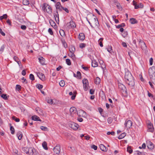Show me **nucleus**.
Instances as JSON below:
<instances>
[{
  "label": "nucleus",
  "mask_w": 155,
  "mask_h": 155,
  "mask_svg": "<svg viewBox=\"0 0 155 155\" xmlns=\"http://www.w3.org/2000/svg\"><path fill=\"white\" fill-rule=\"evenodd\" d=\"M124 78L126 83L131 87L134 88L135 85L134 79L131 74L127 69L125 70Z\"/></svg>",
  "instance_id": "1"
},
{
  "label": "nucleus",
  "mask_w": 155,
  "mask_h": 155,
  "mask_svg": "<svg viewBox=\"0 0 155 155\" xmlns=\"http://www.w3.org/2000/svg\"><path fill=\"white\" fill-rule=\"evenodd\" d=\"M149 75L153 83L155 84V67L152 66L149 70Z\"/></svg>",
  "instance_id": "2"
},
{
  "label": "nucleus",
  "mask_w": 155,
  "mask_h": 155,
  "mask_svg": "<svg viewBox=\"0 0 155 155\" xmlns=\"http://www.w3.org/2000/svg\"><path fill=\"white\" fill-rule=\"evenodd\" d=\"M42 8L44 11H46L49 14H51L52 13V10L51 7L46 3H44L43 4Z\"/></svg>",
  "instance_id": "3"
},
{
  "label": "nucleus",
  "mask_w": 155,
  "mask_h": 155,
  "mask_svg": "<svg viewBox=\"0 0 155 155\" xmlns=\"http://www.w3.org/2000/svg\"><path fill=\"white\" fill-rule=\"evenodd\" d=\"M139 45L145 53L147 52L146 45L143 41L141 39L139 40Z\"/></svg>",
  "instance_id": "4"
},
{
  "label": "nucleus",
  "mask_w": 155,
  "mask_h": 155,
  "mask_svg": "<svg viewBox=\"0 0 155 155\" xmlns=\"http://www.w3.org/2000/svg\"><path fill=\"white\" fill-rule=\"evenodd\" d=\"M61 150V147L59 144H57L53 149L54 153L57 154H59L60 153Z\"/></svg>",
  "instance_id": "5"
},
{
  "label": "nucleus",
  "mask_w": 155,
  "mask_h": 155,
  "mask_svg": "<svg viewBox=\"0 0 155 155\" xmlns=\"http://www.w3.org/2000/svg\"><path fill=\"white\" fill-rule=\"evenodd\" d=\"M69 126L70 127L74 130H77L79 127L78 125L74 122H70Z\"/></svg>",
  "instance_id": "6"
},
{
  "label": "nucleus",
  "mask_w": 155,
  "mask_h": 155,
  "mask_svg": "<svg viewBox=\"0 0 155 155\" xmlns=\"http://www.w3.org/2000/svg\"><path fill=\"white\" fill-rule=\"evenodd\" d=\"M94 15H93L92 17V18L91 19V22L94 24L96 26H98L99 25V22L98 19L96 17L94 18Z\"/></svg>",
  "instance_id": "7"
},
{
  "label": "nucleus",
  "mask_w": 155,
  "mask_h": 155,
  "mask_svg": "<svg viewBox=\"0 0 155 155\" xmlns=\"http://www.w3.org/2000/svg\"><path fill=\"white\" fill-rule=\"evenodd\" d=\"M147 130L148 132H153L154 131V128L153 124L150 122H148L147 123Z\"/></svg>",
  "instance_id": "8"
},
{
  "label": "nucleus",
  "mask_w": 155,
  "mask_h": 155,
  "mask_svg": "<svg viewBox=\"0 0 155 155\" xmlns=\"http://www.w3.org/2000/svg\"><path fill=\"white\" fill-rule=\"evenodd\" d=\"M83 87L85 90L86 91L88 89V82L87 79H84L83 81Z\"/></svg>",
  "instance_id": "9"
},
{
  "label": "nucleus",
  "mask_w": 155,
  "mask_h": 155,
  "mask_svg": "<svg viewBox=\"0 0 155 155\" xmlns=\"http://www.w3.org/2000/svg\"><path fill=\"white\" fill-rule=\"evenodd\" d=\"M132 124V121L130 120H128L126 121L124 125L126 127L128 128H130Z\"/></svg>",
  "instance_id": "10"
},
{
  "label": "nucleus",
  "mask_w": 155,
  "mask_h": 155,
  "mask_svg": "<svg viewBox=\"0 0 155 155\" xmlns=\"http://www.w3.org/2000/svg\"><path fill=\"white\" fill-rule=\"evenodd\" d=\"M37 75L39 78L42 81H44L45 80V76L43 74L40 73H38Z\"/></svg>",
  "instance_id": "11"
},
{
  "label": "nucleus",
  "mask_w": 155,
  "mask_h": 155,
  "mask_svg": "<svg viewBox=\"0 0 155 155\" xmlns=\"http://www.w3.org/2000/svg\"><path fill=\"white\" fill-rule=\"evenodd\" d=\"M54 16L56 21L58 24H59V15L57 11H56L55 13L54 14Z\"/></svg>",
  "instance_id": "12"
},
{
  "label": "nucleus",
  "mask_w": 155,
  "mask_h": 155,
  "mask_svg": "<svg viewBox=\"0 0 155 155\" xmlns=\"http://www.w3.org/2000/svg\"><path fill=\"white\" fill-rule=\"evenodd\" d=\"M55 7L56 9H59V11H62V7L60 2H58L56 3L55 5Z\"/></svg>",
  "instance_id": "13"
},
{
  "label": "nucleus",
  "mask_w": 155,
  "mask_h": 155,
  "mask_svg": "<svg viewBox=\"0 0 155 155\" xmlns=\"http://www.w3.org/2000/svg\"><path fill=\"white\" fill-rule=\"evenodd\" d=\"M136 121V126L137 127H139L141 126V120L139 116L137 117Z\"/></svg>",
  "instance_id": "14"
},
{
  "label": "nucleus",
  "mask_w": 155,
  "mask_h": 155,
  "mask_svg": "<svg viewBox=\"0 0 155 155\" xmlns=\"http://www.w3.org/2000/svg\"><path fill=\"white\" fill-rule=\"evenodd\" d=\"M147 146L148 148L150 150H152L153 149L154 147V146L153 144L150 141H149L148 143Z\"/></svg>",
  "instance_id": "15"
},
{
  "label": "nucleus",
  "mask_w": 155,
  "mask_h": 155,
  "mask_svg": "<svg viewBox=\"0 0 155 155\" xmlns=\"http://www.w3.org/2000/svg\"><path fill=\"white\" fill-rule=\"evenodd\" d=\"M100 147L101 150L103 151L106 152L107 150V149L103 144H100Z\"/></svg>",
  "instance_id": "16"
},
{
  "label": "nucleus",
  "mask_w": 155,
  "mask_h": 155,
  "mask_svg": "<svg viewBox=\"0 0 155 155\" xmlns=\"http://www.w3.org/2000/svg\"><path fill=\"white\" fill-rule=\"evenodd\" d=\"M85 36L84 34L83 33H80L79 34L78 36V38L80 40H83L85 38Z\"/></svg>",
  "instance_id": "17"
},
{
  "label": "nucleus",
  "mask_w": 155,
  "mask_h": 155,
  "mask_svg": "<svg viewBox=\"0 0 155 155\" xmlns=\"http://www.w3.org/2000/svg\"><path fill=\"white\" fill-rule=\"evenodd\" d=\"M40 63L42 65L45 64V59L42 57H40L38 58Z\"/></svg>",
  "instance_id": "18"
},
{
  "label": "nucleus",
  "mask_w": 155,
  "mask_h": 155,
  "mask_svg": "<svg viewBox=\"0 0 155 155\" xmlns=\"http://www.w3.org/2000/svg\"><path fill=\"white\" fill-rule=\"evenodd\" d=\"M118 86L119 88L120 89L123 90V92L124 91H125L126 88L125 86L123 84L121 83L119 84Z\"/></svg>",
  "instance_id": "19"
},
{
  "label": "nucleus",
  "mask_w": 155,
  "mask_h": 155,
  "mask_svg": "<svg viewBox=\"0 0 155 155\" xmlns=\"http://www.w3.org/2000/svg\"><path fill=\"white\" fill-rule=\"evenodd\" d=\"M70 111L71 114H74L76 111V109L74 107H72L70 109Z\"/></svg>",
  "instance_id": "20"
},
{
  "label": "nucleus",
  "mask_w": 155,
  "mask_h": 155,
  "mask_svg": "<svg viewBox=\"0 0 155 155\" xmlns=\"http://www.w3.org/2000/svg\"><path fill=\"white\" fill-rule=\"evenodd\" d=\"M17 136L18 139L19 140H21L22 137V133L20 131L18 132L17 134Z\"/></svg>",
  "instance_id": "21"
},
{
  "label": "nucleus",
  "mask_w": 155,
  "mask_h": 155,
  "mask_svg": "<svg viewBox=\"0 0 155 155\" xmlns=\"http://www.w3.org/2000/svg\"><path fill=\"white\" fill-rule=\"evenodd\" d=\"M32 120L35 121H41V120L39 119V117L36 116H34L32 117Z\"/></svg>",
  "instance_id": "22"
},
{
  "label": "nucleus",
  "mask_w": 155,
  "mask_h": 155,
  "mask_svg": "<svg viewBox=\"0 0 155 155\" xmlns=\"http://www.w3.org/2000/svg\"><path fill=\"white\" fill-rule=\"evenodd\" d=\"M98 66V63L96 61L94 60L92 62V66L94 67H95Z\"/></svg>",
  "instance_id": "23"
},
{
  "label": "nucleus",
  "mask_w": 155,
  "mask_h": 155,
  "mask_svg": "<svg viewBox=\"0 0 155 155\" xmlns=\"http://www.w3.org/2000/svg\"><path fill=\"white\" fill-rule=\"evenodd\" d=\"M136 3L137 2H136ZM143 7V5L141 3H140L138 4H136V9L138 8H142Z\"/></svg>",
  "instance_id": "24"
},
{
  "label": "nucleus",
  "mask_w": 155,
  "mask_h": 155,
  "mask_svg": "<svg viewBox=\"0 0 155 155\" xmlns=\"http://www.w3.org/2000/svg\"><path fill=\"white\" fill-rule=\"evenodd\" d=\"M42 146L46 150H47L48 149V148L47 146V143L46 142H43L42 143Z\"/></svg>",
  "instance_id": "25"
},
{
  "label": "nucleus",
  "mask_w": 155,
  "mask_h": 155,
  "mask_svg": "<svg viewBox=\"0 0 155 155\" xmlns=\"http://www.w3.org/2000/svg\"><path fill=\"white\" fill-rule=\"evenodd\" d=\"M115 5H116L118 8L119 10L121 11L122 10V8L119 3L117 2H115Z\"/></svg>",
  "instance_id": "26"
},
{
  "label": "nucleus",
  "mask_w": 155,
  "mask_h": 155,
  "mask_svg": "<svg viewBox=\"0 0 155 155\" xmlns=\"http://www.w3.org/2000/svg\"><path fill=\"white\" fill-rule=\"evenodd\" d=\"M126 135V134L125 133H123L121 134L118 137L119 139H121L124 138Z\"/></svg>",
  "instance_id": "27"
},
{
  "label": "nucleus",
  "mask_w": 155,
  "mask_h": 155,
  "mask_svg": "<svg viewBox=\"0 0 155 155\" xmlns=\"http://www.w3.org/2000/svg\"><path fill=\"white\" fill-rule=\"evenodd\" d=\"M127 151L130 154L132 153L133 150L130 146H128L127 148Z\"/></svg>",
  "instance_id": "28"
},
{
  "label": "nucleus",
  "mask_w": 155,
  "mask_h": 155,
  "mask_svg": "<svg viewBox=\"0 0 155 155\" xmlns=\"http://www.w3.org/2000/svg\"><path fill=\"white\" fill-rule=\"evenodd\" d=\"M69 25L72 28H74L75 27V23L72 21H71L69 22Z\"/></svg>",
  "instance_id": "29"
},
{
  "label": "nucleus",
  "mask_w": 155,
  "mask_h": 155,
  "mask_svg": "<svg viewBox=\"0 0 155 155\" xmlns=\"http://www.w3.org/2000/svg\"><path fill=\"white\" fill-rule=\"evenodd\" d=\"M101 82L100 79L98 77L96 78L95 82L96 84H99Z\"/></svg>",
  "instance_id": "30"
},
{
  "label": "nucleus",
  "mask_w": 155,
  "mask_h": 155,
  "mask_svg": "<svg viewBox=\"0 0 155 155\" xmlns=\"http://www.w3.org/2000/svg\"><path fill=\"white\" fill-rule=\"evenodd\" d=\"M23 4L24 5H27L29 4V2L28 0H23Z\"/></svg>",
  "instance_id": "31"
},
{
  "label": "nucleus",
  "mask_w": 155,
  "mask_h": 155,
  "mask_svg": "<svg viewBox=\"0 0 155 155\" xmlns=\"http://www.w3.org/2000/svg\"><path fill=\"white\" fill-rule=\"evenodd\" d=\"M130 23L132 24L136 23V20L134 18H131L130 19Z\"/></svg>",
  "instance_id": "32"
},
{
  "label": "nucleus",
  "mask_w": 155,
  "mask_h": 155,
  "mask_svg": "<svg viewBox=\"0 0 155 155\" xmlns=\"http://www.w3.org/2000/svg\"><path fill=\"white\" fill-rule=\"evenodd\" d=\"M49 21L51 25L52 26H55L56 25V24L54 22L52 19H50Z\"/></svg>",
  "instance_id": "33"
},
{
  "label": "nucleus",
  "mask_w": 155,
  "mask_h": 155,
  "mask_svg": "<svg viewBox=\"0 0 155 155\" xmlns=\"http://www.w3.org/2000/svg\"><path fill=\"white\" fill-rule=\"evenodd\" d=\"M69 94L71 96L72 95V96L71 97V99L72 100H73L75 99L76 97V95L75 94H73L72 92H70L69 93Z\"/></svg>",
  "instance_id": "34"
},
{
  "label": "nucleus",
  "mask_w": 155,
  "mask_h": 155,
  "mask_svg": "<svg viewBox=\"0 0 155 155\" xmlns=\"http://www.w3.org/2000/svg\"><path fill=\"white\" fill-rule=\"evenodd\" d=\"M7 17V15L6 14H5L3 15V16H1L0 17V20H2L3 19H6Z\"/></svg>",
  "instance_id": "35"
},
{
  "label": "nucleus",
  "mask_w": 155,
  "mask_h": 155,
  "mask_svg": "<svg viewBox=\"0 0 155 155\" xmlns=\"http://www.w3.org/2000/svg\"><path fill=\"white\" fill-rule=\"evenodd\" d=\"M69 51L71 52H74L75 51V47L74 46H71V48H70L69 49Z\"/></svg>",
  "instance_id": "36"
},
{
  "label": "nucleus",
  "mask_w": 155,
  "mask_h": 155,
  "mask_svg": "<svg viewBox=\"0 0 155 155\" xmlns=\"http://www.w3.org/2000/svg\"><path fill=\"white\" fill-rule=\"evenodd\" d=\"M59 84L61 86L63 87L65 85V82L64 80H61L59 82Z\"/></svg>",
  "instance_id": "37"
},
{
  "label": "nucleus",
  "mask_w": 155,
  "mask_h": 155,
  "mask_svg": "<svg viewBox=\"0 0 155 155\" xmlns=\"http://www.w3.org/2000/svg\"><path fill=\"white\" fill-rule=\"evenodd\" d=\"M10 130L11 131V133L12 134H13L15 133V129L14 127L12 126H10Z\"/></svg>",
  "instance_id": "38"
},
{
  "label": "nucleus",
  "mask_w": 155,
  "mask_h": 155,
  "mask_svg": "<svg viewBox=\"0 0 155 155\" xmlns=\"http://www.w3.org/2000/svg\"><path fill=\"white\" fill-rule=\"evenodd\" d=\"M12 118L13 120H15L16 122H19L20 121V119L19 118H17L15 116H13Z\"/></svg>",
  "instance_id": "39"
},
{
  "label": "nucleus",
  "mask_w": 155,
  "mask_h": 155,
  "mask_svg": "<svg viewBox=\"0 0 155 155\" xmlns=\"http://www.w3.org/2000/svg\"><path fill=\"white\" fill-rule=\"evenodd\" d=\"M1 96V97H2L5 100H6L7 99V94H2Z\"/></svg>",
  "instance_id": "40"
},
{
  "label": "nucleus",
  "mask_w": 155,
  "mask_h": 155,
  "mask_svg": "<svg viewBox=\"0 0 155 155\" xmlns=\"http://www.w3.org/2000/svg\"><path fill=\"white\" fill-rule=\"evenodd\" d=\"M29 78L31 81L35 80V77L34 75L32 74H30L29 75Z\"/></svg>",
  "instance_id": "41"
},
{
  "label": "nucleus",
  "mask_w": 155,
  "mask_h": 155,
  "mask_svg": "<svg viewBox=\"0 0 155 155\" xmlns=\"http://www.w3.org/2000/svg\"><path fill=\"white\" fill-rule=\"evenodd\" d=\"M66 62L67 64L68 65H71V62L70 60L69 59L67 58L66 60Z\"/></svg>",
  "instance_id": "42"
},
{
  "label": "nucleus",
  "mask_w": 155,
  "mask_h": 155,
  "mask_svg": "<svg viewBox=\"0 0 155 155\" xmlns=\"http://www.w3.org/2000/svg\"><path fill=\"white\" fill-rule=\"evenodd\" d=\"M60 33L61 36L62 37L65 35L64 32V31L62 30H61L60 31Z\"/></svg>",
  "instance_id": "43"
},
{
  "label": "nucleus",
  "mask_w": 155,
  "mask_h": 155,
  "mask_svg": "<svg viewBox=\"0 0 155 155\" xmlns=\"http://www.w3.org/2000/svg\"><path fill=\"white\" fill-rule=\"evenodd\" d=\"M81 74L80 72L79 71H78L77 72V77L78 79H80L81 78Z\"/></svg>",
  "instance_id": "44"
},
{
  "label": "nucleus",
  "mask_w": 155,
  "mask_h": 155,
  "mask_svg": "<svg viewBox=\"0 0 155 155\" xmlns=\"http://www.w3.org/2000/svg\"><path fill=\"white\" fill-rule=\"evenodd\" d=\"M47 102L50 104H54L53 103V100L51 99H48L47 100Z\"/></svg>",
  "instance_id": "45"
},
{
  "label": "nucleus",
  "mask_w": 155,
  "mask_h": 155,
  "mask_svg": "<svg viewBox=\"0 0 155 155\" xmlns=\"http://www.w3.org/2000/svg\"><path fill=\"white\" fill-rule=\"evenodd\" d=\"M107 121L109 124H110L112 122L113 119L111 117H109L107 119Z\"/></svg>",
  "instance_id": "46"
},
{
  "label": "nucleus",
  "mask_w": 155,
  "mask_h": 155,
  "mask_svg": "<svg viewBox=\"0 0 155 155\" xmlns=\"http://www.w3.org/2000/svg\"><path fill=\"white\" fill-rule=\"evenodd\" d=\"M29 150L30 155H33L34 153L33 149L32 148H29Z\"/></svg>",
  "instance_id": "47"
},
{
  "label": "nucleus",
  "mask_w": 155,
  "mask_h": 155,
  "mask_svg": "<svg viewBox=\"0 0 155 155\" xmlns=\"http://www.w3.org/2000/svg\"><path fill=\"white\" fill-rule=\"evenodd\" d=\"M37 87L40 90L43 87V85L40 84H38L36 85Z\"/></svg>",
  "instance_id": "48"
},
{
  "label": "nucleus",
  "mask_w": 155,
  "mask_h": 155,
  "mask_svg": "<svg viewBox=\"0 0 155 155\" xmlns=\"http://www.w3.org/2000/svg\"><path fill=\"white\" fill-rule=\"evenodd\" d=\"M115 134V133L114 132V131H111V132H110L108 131L107 133V134L108 135H109L110 134H111L112 135H114Z\"/></svg>",
  "instance_id": "49"
},
{
  "label": "nucleus",
  "mask_w": 155,
  "mask_h": 155,
  "mask_svg": "<svg viewBox=\"0 0 155 155\" xmlns=\"http://www.w3.org/2000/svg\"><path fill=\"white\" fill-rule=\"evenodd\" d=\"M86 45L84 43H81L79 45V47L81 48H83L85 47Z\"/></svg>",
  "instance_id": "50"
},
{
  "label": "nucleus",
  "mask_w": 155,
  "mask_h": 155,
  "mask_svg": "<svg viewBox=\"0 0 155 155\" xmlns=\"http://www.w3.org/2000/svg\"><path fill=\"white\" fill-rule=\"evenodd\" d=\"M40 128L41 130H44V131H46L47 130V127H44L43 126H41L40 127Z\"/></svg>",
  "instance_id": "51"
},
{
  "label": "nucleus",
  "mask_w": 155,
  "mask_h": 155,
  "mask_svg": "<svg viewBox=\"0 0 155 155\" xmlns=\"http://www.w3.org/2000/svg\"><path fill=\"white\" fill-rule=\"evenodd\" d=\"M80 113H82L84 114L85 113V112L83 110H81L78 112L77 113V114L78 116H81L79 114Z\"/></svg>",
  "instance_id": "52"
},
{
  "label": "nucleus",
  "mask_w": 155,
  "mask_h": 155,
  "mask_svg": "<svg viewBox=\"0 0 155 155\" xmlns=\"http://www.w3.org/2000/svg\"><path fill=\"white\" fill-rule=\"evenodd\" d=\"M127 31H125L124 32V33L122 34V35L124 38H125L127 36Z\"/></svg>",
  "instance_id": "53"
},
{
  "label": "nucleus",
  "mask_w": 155,
  "mask_h": 155,
  "mask_svg": "<svg viewBox=\"0 0 155 155\" xmlns=\"http://www.w3.org/2000/svg\"><path fill=\"white\" fill-rule=\"evenodd\" d=\"M5 45H3L1 47V48L0 49V51H3V50L5 48Z\"/></svg>",
  "instance_id": "54"
},
{
  "label": "nucleus",
  "mask_w": 155,
  "mask_h": 155,
  "mask_svg": "<svg viewBox=\"0 0 155 155\" xmlns=\"http://www.w3.org/2000/svg\"><path fill=\"white\" fill-rule=\"evenodd\" d=\"M48 32L51 35H53V32L52 31V29L51 28H49L48 29Z\"/></svg>",
  "instance_id": "55"
},
{
  "label": "nucleus",
  "mask_w": 155,
  "mask_h": 155,
  "mask_svg": "<svg viewBox=\"0 0 155 155\" xmlns=\"http://www.w3.org/2000/svg\"><path fill=\"white\" fill-rule=\"evenodd\" d=\"M91 147L92 148L94 149L95 150H96L97 149V146H96L94 145H92L91 146Z\"/></svg>",
  "instance_id": "56"
},
{
  "label": "nucleus",
  "mask_w": 155,
  "mask_h": 155,
  "mask_svg": "<svg viewBox=\"0 0 155 155\" xmlns=\"http://www.w3.org/2000/svg\"><path fill=\"white\" fill-rule=\"evenodd\" d=\"M112 50V47L111 46H109V48H107V51L110 53H111V51Z\"/></svg>",
  "instance_id": "57"
},
{
  "label": "nucleus",
  "mask_w": 155,
  "mask_h": 155,
  "mask_svg": "<svg viewBox=\"0 0 155 155\" xmlns=\"http://www.w3.org/2000/svg\"><path fill=\"white\" fill-rule=\"evenodd\" d=\"M149 61L150 65H152L153 63V59L152 58H150Z\"/></svg>",
  "instance_id": "58"
},
{
  "label": "nucleus",
  "mask_w": 155,
  "mask_h": 155,
  "mask_svg": "<svg viewBox=\"0 0 155 155\" xmlns=\"http://www.w3.org/2000/svg\"><path fill=\"white\" fill-rule=\"evenodd\" d=\"M21 28L23 30H25L26 28V26L25 25H22Z\"/></svg>",
  "instance_id": "59"
},
{
  "label": "nucleus",
  "mask_w": 155,
  "mask_h": 155,
  "mask_svg": "<svg viewBox=\"0 0 155 155\" xmlns=\"http://www.w3.org/2000/svg\"><path fill=\"white\" fill-rule=\"evenodd\" d=\"M62 9L64 10L66 12L68 13L69 12L68 10L66 8H64L63 7H62Z\"/></svg>",
  "instance_id": "60"
},
{
  "label": "nucleus",
  "mask_w": 155,
  "mask_h": 155,
  "mask_svg": "<svg viewBox=\"0 0 155 155\" xmlns=\"http://www.w3.org/2000/svg\"><path fill=\"white\" fill-rule=\"evenodd\" d=\"M0 33L3 36L5 35V34L2 31V29L0 28Z\"/></svg>",
  "instance_id": "61"
},
{
  "label": "nucleus",
  "mask_w": 155,
  "mask_h": 155,
  "mask_svg": "<svg viewBox=\"0 0 155 155\" xmlns=\"http://www.w3.org/2000/svg\"><path fill=\"white\" fill-rule=\"evenodd\" d=\"M16 89H18L19 90H20L21 88V87L20 85H17L16 86Z\"/></svg>",
  "instance_id": "62"
},
{
  "label": "nucleus",
  "mask_w": 155,
  "mask_h": 155,
  "mask_svg": "<svg viewBox=\"0 0 155 155\" xmlns=\"http://www.w3.org/2000/svg\"><path fill=\"white\" fill-rule=\"evenodd\" d=\"M6 22L10 26L12 25L11 22L10 20L9 19H8L6 21Z\"/></svg>",
  "instance_id": "63"
},
{
  "label": "nucleus",
  "mask_w": 155,
  "mask_h": 155,
  "mask_svg": "<svg viewBox=\"0 0 155 155\" xmlns=\"http://www.w3.org/2000/svg\"><path fill=\"white\" fill-rule=\"evenodd\" d=\"M26 74V71L25 70H24L22 71L21 74L23 75L24 76V75H25Z\"/></svg>",
  "instance_id": "64"
}]
</instances>
